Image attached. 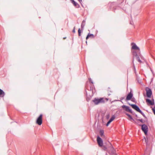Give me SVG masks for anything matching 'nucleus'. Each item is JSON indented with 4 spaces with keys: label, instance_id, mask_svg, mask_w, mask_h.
Masks as SVG:
<instances>
[{
    "label": "nucleus",
    "instance_id": "f03ea898",
    "mask_svg": "<svg viewBox=\"0 0 155 155\" xmlns=\"http://www.w3.org/2000/svg\"><path fill=\"white\" fill-rule=\"evenodd\" d=\"M92 101L95 105L98 104L100 103H103L105 102V101L103 98H100L99 99L95 98L92 100Z\"/></svg>",
    "mask_w": 155,
    "mask_h": 155
},
{
    "label": "nucleus",
    "instance_id": "cd10ccee",
    "mask_svg": "<svg viewBox=\"0 0 155 155\" xmlns=\"http://www.w3.org/2000/svg\"><path fill=\"white\" fill-rule=\"evenodd\" d=\"M152 110L154 114L155 115V105H154V107L152 108Z\"/></svg>",
    "mask_w": 155,
    "mask_h": 155
},
{
    "label": "nucleus",
    "instance_id": "e433bc0d",
    "mask_svg": "<svg viewBox=\"0 0 155 155\" xmlns=\"http://www.w3.org/2000/svg\"><path fill=\"white\" fill-rule=\"evenodd\" d=\"M135 116H136L137 117H138V116H137V114H135Z\"/></svg>",
    "mask_w": 155,
    "mask_h": 155
},
{
    "label": "nucleus",
    "instance_id": "b1692460",
    "mask_svg": "<svg viewBox=\"0 0 155 155\" xmlns=\"http://www.w3.org/2000/svg\"><path fill=\"white\" fill-rule=\"evenodd\" d=\"M111 153L114 154L115 153V151L113 147H111Z\"/></svg>",
    "mask_w": 155,
    "mask_h": 155
},
{
    "label": "nucleus",
    "instance_id": "5701e85b",
    "mask_svg": "<svg viewBox=\"0 0 155 155\" xmlns=\"http://www.w3.org/2000/svg\"><path fill=\"white\" fill-rule=\"evenodd\" d=\"M137 120L138 121H140L141 123H143L145 122L144 121H143V119H137Z\"/></svg>",
    "mask_w": 155,
    "mask_h": 155
},
{
    "label": "nucleus",
    "instance_id": "f257e3e1",
    "mask_svg": "<svg viewBox=\"0 0 155 155\" xmlns=\"http://www.w3.org/2000/svg\"><path fill=\"white\" fill-rule=\"evenodd\" d=\"M128 104L130 106L134 109L140 113L144 118H147V117L144 114L142 111L139 107L137 105L135 104H131L130 103H128Z\"/></svg>",
    "mask_w": 155,
    "mask_h": 155
},
{
    "label": "nucleus",
    "instance_id": "c85d7f7f",
    "mask_svg": "<svg viewBox=\"0 0 155 155\" xmlns=\"http://www.w3.org/2000/svg\"><path fill=\"white\" fill-rule=\"evenodd\" d=\"M110 123H111V122H110L109 121H108L107 123L106 126H108L109 125V124H110Z\"/></svg>",
    "mask_w": 155,
    "mask_h": 155
},
{
    "label": "nucleus",
    "instance_id": "2f4dec72",
    "mask_svg": "<svg viewBox=\"0 0 155 155\" xmlns=\"http://www.w3.org/2000/svg\"><path fill=\"white\" fill-rule=\"evenodd\" d=\"M137 61L140 63H142V61H141V60H140V58L139 59H138V60H137Z\"/></svg>",
    "mask_w": 155,
    "mask_h": 155
},
{
    "label": "nucleus",
    "instance_id": "58836bf2",
    "mask_svg": "<svg viewBox=\"0 0 155 155\" xmlns=\"http://www.w3.org/2000/svg\"><path fill=\"white\" fill-rule=\"evenodd\" d=\"M130 24H132V22H130Z\"/></svg>",
    "mask_w": 155,
    "mask_h": 155
},
{
    "label": "nucleus",
    "instance_id": "39448f33",
    "mask_svg": "<svg viewBox=\"0 0 155 155\" xmlns=\"http://www.w3.org/2000/svg\"><path fill=\"white\" fill-rule=\"evenodd\" d=\"M122 107L126 111L130 112L131 114L133 113V111L131 109H130L129 107L124 105L122 106Z\"/></svg>",
    "mask_w": 155,
    "mask_h": 155
},
{
    "label": "nucleus",
    "instance_id": "a878e982",
    "mask_svg": "<svg viewBox=\"0 0 155 155\" xmlns=\"http://www.w3.org/2000/svg\"><path fill=\"white\" fill-rule=\"evenodd\" d=\"M87 89L88 90L91 91L93 89V87H91V86L90 87H87Z\"/></svg>",
    "mask_w": 155,
    "mask_h": 155
},
{
    "label": "nucleus",
    "instance_id": "6e6552de",
    "mask_svg": "<svg viewBox=\"0 0 155 155\" xmlns=\"http://www.w3.org/2000/svg\"><path fill=\"white\" fill-rule=\"evenodd\" d=\"M133 97V94L131 91H130L127 94L126 98L125 99V101H127L131 100Z\"/></svg>",
    "mask_w": 155,
    "mask_h": 155
},
{
    "label": "nucleus",
    "instance_id": "ea45409f",
    "mask_svg": "<svg viewBox=\"0 0 155 155\" xmlns=\"http://www.w3.org/2000/svg\"><path fill=\"white\" fill-rule=\"evenodd\" d=\"M87 41H86V44H87Z\"/></svg>",
    "mask_w": 155,
    "mask_h": 155
},
{
    "label": "nucleus",
    "instance_id": "a211bd4d",
    "mask_svg": "<svg viewBox=\"0 0 155 155\" xmlns=\"http://www.w3.org/2000/svg\"><path fill=\"white\" fill-rule=\"evenodd\" d=\"M100 135L101 137H102L103 136H104V131L103 130H101L100 131Z\"/></svg>",
    "mask_w": 155,
    "mask_h": 155
},
{
    "label": "nucleus",
    "instance_id": "20e7f679",
    "mask_svg": "<svg viewBox=\"0 0 155 155\" xmlns=\"http://www.w3.org/2000/svg\"><path fill=\"white\" fill-rule=\"evenodd\" d=\"M146 90L147 96L148 98H150L152 94L151 90L150 88L147 87L146 88Z\"/></svg>",
    "mask_w": 155,
    "mask_h": 155
},
{
    "label": "nucleus",
    "instance_id": "f3484780",
    "mask_svg": "<svg viewBox=\"0 0 155 155\" xmlns=\"http://www.w3.org/2000/svg\"><path fill=\"white\" fill-rule=\"evenodd\" d=\"M86 95L87 96L86 100L88 102L90 100L91 97L90 96L89 97L87 92Z\"/></svg>",
    "mask_w": 155,
    "mask_h": 155
},
{
    "label": "nucleus",
    "instance_id": "72a5a7b5",
    "mask_svg": "<svg viewBox=\"0 0 155 155\" xmlns=\"http://www.w3.org/2000/svg\"><path fill=\"white\" fill-rule=\"evenodd\" d=\"M124 99V97H121L120 98V100H123Z\"/></svg>",
    "mask_w": 155,
    "mask_h": 155
},
{
    "label": "nucleus",
    "instance_id": "c9c22d12",
    "mask_svg": "<svg viewBox=\"0 0 155 155\" xmlns=\"http://www.w3.org/2000/svg\"><path fill=\"white\" fill-rule=\"evenodd\" d=\"M133 115H135L136 114L134 112H133V113L132 114Z\"/></svg>",
    "mask_w": 155,
    "mask_h": 155
},
{
    "label": "nucleus",
    "instance_id": "f704fd0d",
    "mask_svg": "<svg viewBox=\"0 0 155 155\" xmlns=\"http://www.w3.org/2000/svg\"><path fill=\"white\" fill-rule=\"evenodd\" d=\"M80 3H81V2H82V0H78Z\"/></svg>",
    "mask_w": 155,
    "mask_h": 155
},
{
    "label": "nucleus",
    "instance_id": "4468645a",
    "mask_svg": "<svg viewBox=\"0 0 155 155\" xmlns=\"http://www.w3.org/2000/svg\"><path fill=\"white\" fill-rule=\"evenodd\" d=\"M5 95L4 91L1 89H0V97H3Z\"/></svg>",
    "mask_w": 155,
    "mask_h": 155
},
{
    "label": "nucleus",
    "instance_id": "0eeeda50",
    "mask_svg": "<svg viewBox=\"0 0 155 155\" xmlns=\"http://www.w3.org/2000/svg\"><path fill=\"white\" fill-rule=\"evenodd\" d=\"M97 142L100 147H101L103 146V142L102 139L99 136H97Z\"/></svg>",
    "mask_w": 155,
    "mask_h": 155
},
{
    "label": "nucleus",
    "instance_id": "7c9ffc66",
    "mask_svg": "<svg viewBox=\"0 0 155 155\" xmlns=\"http://www.w3.org/2000/svg\"><path fill=\"white\" fill-rule=\"evenodd\" d=\"M75 27H74V28H73V29L72 30V32L74 33H75Z\"/></svg>",
    "mask_w": 155,
    "mask_h": 155
},
{
    "label": "nucleus",
    "instance_id": "9d476101",
    "mask_svg": "<svg viewBox=\"0 0 155 155\" xmlns=\"http://www.w3.org/2000/svg\"><path fill=\"white\" fill-rule=\"evenodd\" d=\"M133 55L134 56L136 57V59L137 61L140 59L139 56H140V52L137 53L136 51H134L133 52Z\"/></svg>",
    "mask_w": 155,
    "mask_h": 155
},
{
    "label": "nucleus",
    "instance_id": "9b49d317",
    "mask_svg": "<svg viewBox=\"0 0 155 155\" xmlns=\"http://www.w3.org/2000/svg\"><path fill=\"white\" fill-rule=\"evenodd\" d=\"M132 47V49L134 50H138L140 51L139 48L136 45L135 43L134 42H132L131 44Z\"/></svg>",
    "mask_w": 155,
    "mask_h": 155
},
{
    "label": "nucleus",
    "instance_id": "7ed1b4c3",
    "mask_svg": "<svg viewBox=\"0 0 155 155\" xmlns=\"http://www.w3.org/2000/svg\"><path fill=\"white\" fill-rule=\"evenodd\" d=\"M141 129L144 132L145 135H147L148 131V127L145 124H143L141 125Z\"/></svg>",
    "mask_w": 155,
    "mask_h": 155
},
{
    "label": "nucleus",
    "instance_id": "ddd939ff",
    "mask_svg": "<svg viewBox=\"0 0 155 155\" xmlns=\"http://www.w3.org/2000/svg\"><path fill=\"white\" fill-rule=\"evenodd\" d=\"M91 37L93 38L94 37V35L93 34L88 33L86 37V39L87 40L89 38Z\"/></svg>",
    "mask_w": 155,
    "mask_h": 155
},
{
    "label": "nucleus",
    "instance_id": "4c0bfd02",
    "mask_svg": "<svg viewBox=\"0 0 155 155\" xmlns=\"http://www.w3.org/2000/svg\"><path fill=\"white\" fill-rule=\"evenodd\" d=\"M130 24H132V22H130Z\"/></svg>",
    "mask_w": 155,
    "mask_h": 155
},
{
    "label": "nucleus",
    "instance_id": "aec40b11",
    "mask_svg": "<svg viewBox=\"0 0 155 155\" xmlns=\"http://www.w3.org/2000/svg\"><path fill=\"white\" fill-rule=\"evenodd\" d=\"M134 58H133V61H132V62H133V68H134V71L135 72V73H136V68H135V66L134 64Z\"/></svg>",
    "mask_w": 155,
    "mask_h": 155
},
{
    "label": "nucleus",
    "instance_id": "423d86ee",
    "mask_svg": "<svg viewBox=\"0 0 155 155\" xmlns=\"http://www.w3.org/2000/svg\"><path fill=\"white\" fill-rule=\"evenodd\" d=\"M42 115L41 114L36 120V123L38 125H40L41 124L42 122Z\"/></svg>",
    "mask_w": 155,
    "mask_h": 155
},
{
    "label": "nucleus",
    "instance_id": "393cba45",
    "mask_svg": "<svg viewBox=\"0 0 155 155\" xmlns=\"http://www.w3.org/2000/svg\"><path fill=\"white\" fill-rule=\"evenodd\" d=\"M81 31L80 30V29L79 28V29L78 30V34L79 36H80L81 35Z\"/></svg>",
    "mask_w": 155,
    "mask_h": 155
},
{
    "label": "nucleus",
    "instance_id": "1a4fd4ad",
    "mask_svg": "<svg viewBox=\"0 0 155 155\" xmlns=\"http://www.w3.org/2000/svg\"><path fill=\"white\" fill-rule=\"evenodd\" d=\"M146 102L148 104H150L151 105H153L154 104V101L153 99L151 100L149 99H147Z\"/></svg>",
    "mask_w": 155,
    "mask_h": 155
},
{
    "label": "nucleus",
    "instance_id": "bb28decb",
    "mask_svg": "<svg viewBox=\"0 0 155 155\" xmlns=\"http://www.w3.org/2000/svg\"><path fill=\"white\" fill-rule=\"evenodd\" d=\"M103 147V150H106L107 149V148L105 146H102Z\"/></svg>",
    "mask_w": 155,
    "mask_h": 155
},
{
    "label": "nucleus",
    "instance_id": "4be33fe9",
    "mask_svg": "<svg viewBox=\"0 0 155 155\" xmlns=\"http://www.w3.org/2000/svg\"><path fill=\"white\" fill-rule=\"evenodd\" d=\"M131 100L132 102L135 103H136V100L134 97H132Z\"/></svg>",
    "mask_w": 155,
    "mask_h": 155
},
{
    "label": "nucleus",
    "instance_id": "412c9836",
    "mask_svg": "<svg viewBox=\"0 0 155 155\" xmlns=\"http://www.w3.org/2000/svg\"><path fill=\"white\" fill-rule=\"evenodd\" d=\"M106 118L107 119H108L110 117V114L109 113H107V114L106 115Z\"/></svg>",
    "mask_w": 155,
    "mask_h": 155
},
{
    "label": "nucleus",
    "instance_id": "2eb2a0df",
    "mask_svg": "<svg viewBox=\"0 0 155 155\" xmlns=\"http://www.w3.org/2000/svg\"><path fill=\"white\" fill-rule=\"evenodd\" d=\"M85 25V21L84 20L82 21L81 25V29L83 30L84 27Z\"/></svg>",
    "mask_w": 155,
    "mask_h": 155
},
{
    "label": "nucleus",
    "instance_id": "473e14b6",
    "mask_svg": "<svg viewBox=\"0 0 155 155\" xmlns=\"http://www.w3.org/2000/svg\"><path fill=\"white\" fill-rule=\"evenodd\" d=\"M145 142L147 144V140L146 139H145Z\"/></svg>",
    "mask_w": 155,
    "mask_h": 155
},
{
    "label": "nucleus",
    "instance_id": "6ab92c4d",
    "mask_svg": "<svg viewBox=\"0 0 155 155\" xmlns=\"http://www.w3.org/2000/svg\"><path fill=\"white\" fill-rule=\"evenodd\" d=\"M115 117L114 115H113L112 116V117L110 118V119L109 120L110 122H111L112 121H113L115 119Z\"/></svg>",
    "mask_w": 155,
    "mask_h": 155
},
{
    "label": "nucleus",
    "instance_id": "79ce46f5",
    "mask_svg": "<svg viewBox=\"0 0 155 155\" xmlns=\"http://www.w3.org/2000/svg\"><path fill=\"white\" fill-rule=\"evenodd\" d=\"M107 101L108 100V99H107Z\"/></svg>",
    "mask_w": 155,
    "mask_h": 155
},
{
    "label": "nucleus",
    "instance_id": "a19ab883",
    "mask_svg": "<svg viewBox=\"0 0 155 155\" xmlns=\"http://www.w3.org/2000/svg\"><path fill=\"white\" fill-rule=\"evenodd\" d=\"M64 38V39H65V38Z\"/></svg>",
    "mask_w": 155,
    "mask_h": 155
},
{
    "label": "nucleus",
    "instance_id": "f8f14e48",
    "mask_svg": "<svg viewBox=\"0 0 155 155\" xmlns=\"http://www.w3.org/2000/svg\"><path fill=\"white\" fill-rule=\"evenodd\" d=\"M71 2L73 4L74 6L76 8H78L80 7V5L74 0H70Z\"/></svg>",
    "mask_w": 155,
    "mask_h": 155
},
{
    "label": "nucleus",
    "instance_id": "c756f323",
    "mask_svg": "<svg viewBox=\"0 0 155 155\" xmlns=\"http://www.w3.org/2000/svg\"><path fill=\"white\" fill-rule=\"evenodd\" d=\"M89 81L92 84H93V82L91 80V78H89Z\"/></svg>",
    "mask_w": 155,
    "mask_h": 155
},
{
    "label": "nucleus",
    "instance_id": "dca6fc26",
    "mask_svg": "<svg viewBox=\"0 0 155 155\" xmlns=\"http://www.w3.org/2000/svg\"><path fill=\"white\" fill-rule=\"evenodd\" d=\"M125 114L129 117L130 120H132L135 123H137L134 120L133 118L131 115L127 113H126Z\"/></svg>",
    "mask_w": 155,
    "mask_h": 155
}]
</instances>
